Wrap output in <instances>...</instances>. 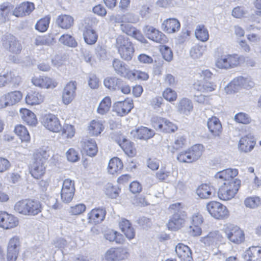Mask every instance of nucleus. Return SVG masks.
<instances>
[{"instance_id":"1","label":"nucleus","mask_w":261,"mask_h":261,"mask_svg":"<svg viewBox=\"0 0 261 261\" xmlns=\"http://www.w3.org/2000/svg\"><path fill=\"white\" fill-rule=\"evenodd\" d=\"M238 174L237 169L228 168L218 172L215 177L222 185L219 189L218 195L223 200L232 198L238 191L241 180L234 177Z\"/></svg>"},{"instance_id":"2","label":"nucleus","mask_w":261,"mask_h":261,"mask_svg":"<svg viewBox=\"0 0 261 261\" xmlns=\"http://www.w3.org/2000/svg\"><path fill=\"white\" fill-rule=\"evenodd\" d=\"M169 210L172 215L167 224L168 228L171 230H178L183 226L187 218L184 205L180 202L173 203L170 205Z\"/></svg>"},{"instance_id":"3","label":"nucleus","mask_w":261,"mask_h":261,"mask_svg":"<svg viewBox=\"0 0 261 261\" xmlns=\"http://www.w3.org/2000/svg\"><path fill=\"white\" fill-rule=\"evenodd\" d=\"M50 156L49 150L40 149L34 155V160L30 167V172L32 176L39 179L44 175L45 172L46 160Z\"/></svg>"},{"instance_id":"4","label":"nucleus","mask_w":261,"mask_h":261,"mask_svg":"<svg viewBox=\"0 0 261 261\" xmlns=\"http://www.w3.org/2000/svg\"><path fill=\"white\" fill-rule=\"evenodd\" d=\"M41 204L37 200L25 199L17 201L14 205L15 212L25 216H35L41 212Z\"/></svg>"},{"instance_id":"5","label":"nucleus","mask_w":261,"mask_h":261,"mask_svg":"<svg viewBox=\"0 0 261 261\" xmlns=\"http://www.w3.org/2000/svg\"><path fill=\"white\" fill-rule=\"evenodd\" d=\"M115 46L120 57L126 61L132 60L134 53V48L129 38L122 35L116 40Z\"/></svg>"},{"instance_id":"6","label":"nucleus","mask_w":261,"mask_h":261,"mask_svg":"<svg viewBox=\"0 0 261 261\" xmlns=\"http://www.w3.org/2000/svg\"><path fill=\"white\" fill-rule=\"evenodd\" d=\"M80 29L83 32L84 39L87 44L93 45L96 43L98 35L92 28L91 19L89 18L84 19L82 22Z\"/></svg>"},{"instance_id":"7","label":"nucleus","mask_w":261,"mask_h":261,"mask_svg":"<svg viewBox=\"0 0 261 261\" xmlns=\"http://www.w3.org/2000/svg\"><path fill=\"white\" fill-rule=\"evenodd\" d=\"M206 209L213 217L217 219H223L228 216L229 212L227 207L217 201H212L207 203Z\"/></svg>"},{"instance_id":"8","label":"nucleus","mask_w":261,"mask_h":261,"mask_svg":"<svg viewBox=\"0 0 261 261\" xmlns=\"http://www.w3.org/2000/svg\"><path fill=\"white\" fill-rule=\"evenodd\" d=\"M224 231L227 239L231 242L240 244L244 240V233L237 226L231 224H226Z\"/></svg>"},{"instance_id":"9","label":"nucleus","mask_w":261,"mask_h":261,"mask_svg":"<svg viewBox=\"0 0 261 261\" xmlns=\"http://www.w3.org/2000/svg\"><path fill=\"white\" fill-rule=\"evenodd\" d=\"M3 46L9 51L19 54L22 50V45L19 41L14 36L6 34L2 38Z\"/></svg>"},{"instance_id":"10","label":"nucleus","mask_w":261,"mask_h":261,"mask_svg":"<svg viewBox=\"0 0 261 261\" xmlns=\"http://www.w3.org/2000/svg\"><path fill=\"white\" fill-rule=\"evenodd\" d=\"M20 246V241L18 237H13L9 240L7 248V261H16Z\"/></svg>"},{"instance_id":"11","label":"nucleus","mask_w":261,"mask_h":261,"mask_svg":"<svg viewBox=\"0 0 261 261\" xmlns=\"http://www.w3.org/2000/svg\"><path fill=\"white\" fill-rule=\"evenodd\" d=\"M75 192L74 182L70 179L64 180L61 191V197L62 201L68 203L73 199Z\"/></svg>"},{"instance_id":"12","label":"nucleus","mask_w":261,"mask_h":261,"mask_svg":"<svg viewBox=\"0 0 261 261\" xmlns=\"http://www.w3.org/2000/svg\"><path fill=\"white\" fill-rule=\"evenodd\" d=\"M128 252L124 248H112L108 250L105 254L106 259L108 261H119L128 257Z\"/></svg>"},{"instance_id":"13","label":"nucleus","mask_w":261,"mask_h":261,"mask_svg":"<svg viewBox=\"0 0 261 261\" xmlns=\"http://www.w3.org/2000/svg\"><path fill=\"white\" fill-rule=\"evenodd\" d=\"M18 224V220L14 216L6 212H0V227L8 229L14 228Z\"/></svg>"},{"instance_id":"14","label":"nucleus","mask_w":261,"mask_h":261,"mask_svg":"<svg viewBox=\"0 0 261 261\" xmlns=\"http://www.w3.org/2000/svg\"><path fill=\"white\" fill-rule=\"evenodd\" d=\"M42 122L45 128L53 132H59L62 129L59 120L55 115H46Z\"/></svg>"},{"instance_id":"15","label":"nucleus","mask_w":261,"mask_h":261,"mask_svg":"<svg viewBox=\"0 0 261 261\" xmlns=\"http://www.w3.org/2000/svg\"><path fill=\"white\" fill-rule=\"evenodd\" d=\"M134 107L132 100H125L118 101L113 106V111L119 116H123L129 113Z\"/></svg>"},{"instance_id":"16","label":"nucleus","mask_w":261,"mask_h":261,"mask_svg":"<svg viewBox=\"0 0 261 261\" xmlns=\"http://www.w3.org/2000/svg\"><path fill=\"white\" fill-rule=\"evenodd\" d=\"M144 32L148 39L155 42L163 43L166 41L165 35L152 27L146 26Z\"/></svg>"},{"instance_id":"17","label":"nucleus","mask_w":261,"mask_h":261,"mask_svg":"<svg viewBox=\"0 0 261 261\" xmlns=\"http://www.w3.org/2000/svg\"><path fill=\"white\" fill-rule=\"evenodd\" d=\"M76 88L75 82H69L66 85L62 94V100L64 104H69L74 99L75 95Z\"/></svg>"},{"instance_id":"18","label":"nucleus","mask_w":261,"mask_h":261,"mask_svg":"<svg viewBox=\"0 0 261 261\" xmlns=\"http://www.w3.org/2000/svg\"><path fill=\"white\" fill-rule=\"evenodd\" d=\"M175 250L181 261H192V251L188 246L178 243L176 246Z\"/></svg>"},{"instance_id":"19","label":"nucleus","mask_w":261,"mask_h":261,"mask_svg":"<svg viewBox=\"0 0 261 261\" xmlns=\"http://www.w3.org/2000/svg\"><path fill=\"white\" fill-rule=\"evenodd\" d=\"M130 134L135 139L146 140L152 138L155 133L150 128L141 126L135 130H133Z\"/></svg>"},{"instance_id":"20","label":"nucleus","mask_w":261,"mask_h":261,"mask_svg":"<svg viewBox=\"0 0 261 261\" xmlns=\"http://www.w3.org/2000/svg\"><path fill=\"white\" fill-rule=\"evenodd\" d=\"M34 5L31 2H24L16 7L12 12V15L18 17L29 15L34 9Z\"/></svg>"},{"instance_id":"21","label":"nucleus","mask_w":261,"mask_h":261,"mask_svg":"<svg viewBox=\"0 0 261 261\" xmlns=\"http://www.w3.org/2000/svg\"><path fill=\"white\" fill-rule=\"evenodd\" d=\"M22 93L19 91H15L9 92L6 94L4 97L1 99L4 100V105L2 106V108H6L9 106H13L18 102L22 98Z\"/></svg>"},{"instance_id":"22","label":"nucleus","mask_w":261,"mask_h":261,"mask_svg":"<svg viewBox=\"0 0 261 261\" xmlns=\"http://www.w3.org/2000/svg\"><path fill=\"white\" fill-rule=\"evenodd\" d=\"M196 193L201 198H211L215 196L216 190L213 186L202 184L197 188Z\"/></svg>"},{"instance_id":"23","label":"nucleus","mask_w":261,"mask_h":261,"mask_svg":"<svg viewBox=\"0 0 261 261\" xmlns=\"http://www.w3.org/2000/svg\"><path fill=\"white\" fill-rule=\"evenodd\" d=\"M222 236L218 230L210 232L206 236L201 238V241L207 246L216 245L219 242H221Z\"/></svg>"},{"instance_id":"24","label":"nucleus","mask_w":261,"mask_h":261,"mask_svg":"<svg viewBox=\"0 0 261 261\" xmlns=\"http://www.w3.org/2000/svg\"><path fill=\"white\" fill-rule=\"evenodd\" d=\"M162 27L165 32L174 33L179 31L180 24L176 18H168L163 21Z\"/></svg>"},{"instance_id":"25","label":"nucleus","mask_w":261,"mask_h":261,"mask_svg":"<svg viewBox=\"0 0 261 261\" xmlns=\"http://www.w3.org/2000/svg\"><path fill=\"white\" fill-rule=\"evenodd\" d=\"M106 215V211L105 209L101 208L93 209L88 214L89 222L94 224L99 223L104 220Z\"/></svg>"},{"instance_id":"26","label":"nucleus","mask_w":261,"mask_h":261,"mask_svg":"<svg viewBox=\"0 0 261 261\" xmlns=\"http://www.w3.org/2000/svg\"><path fill=\"white\" fill-rule=\"evenodd\" d=\"M207 125L210 132L215 137L220 136L222 133V127L219 119L213 117L209 118L207 122Z\"/></svg>"},{"instance_id":"27","label":"nucleus","mask_w":261,"mask_h":261,"mask_svg":"<svg viewBox=\"0 0 261 261\" xmlns=\"http://www.w3.org/2000/svg\"><path fill=\"white\" fill-rule=\"evenodd\" d=\"M177 109L180 114L188 116L193 110V103L190 99L182 98L178 102Z\"/></svg>"},{"instance_id":"28","label":"nucleus","mask_w":261,"mask_h":261,"mask_svg":"<svg viewBox=\"0 0 261 261\" xmlns=\"http://www.w3.org/2000/svg\"><path fill=\"white\" fill-rule=\"evenodd\" d=\"M83 150L90 156H94L97 151V147L94 140L84 139L81 142Z\"/></svg>"},{"instance_id":"29","label":"nucleus","mask_w":261,"mask_h":261,"mask_svg":"<svg viewBox=\"0 0 261 261\" xmlns=\"http://www.w3.org/2000/svg\"><path fill=\"white\" fill-rule=\"evenodd\" d=\"M255 141L251 136L242 137L239 141V148L245 152L251 151L255 145Z\"/></svg>"},{"instance_id":"30","label":"nucleus","mask_w":261,"mask_h":261,"mask_svg":"<svg viewBox=\"0 0 261 261\" xmlns=\"http://www.w3.org/2000/svg\"><path fill=\"white\" fill-rule=\"evenodd\" d=\"M74 21L72 16L67 14H61L57 18L56 23L60 28L67 30L73 25Z\"/></svg>"},{"instance_id":"31","label":"nucleus","mask_w":261,"mask_h":261,"mask_svg":"<svg viewBox=\"0 0 261 261\" xmlns=\"http://www.w3.org/2000/svg\"><path fill=\"white\" fill-rule=\"evenodd\" d=\"M32 82L35 86L41 88H53L56 87L52 79L48 77H35L32 79Z\"/></svg>"},{"instance_id":"32","label":"nucleus","mask_w":261,"mask_h":261,"mask_svg":"<svg viewBox=\"0 0 261 261\" xmlns=\"http://www.w3.org/2000/svg\"><path fill=\"white\" fill-rule=\"evenodd\" d=\"M119 227L128 239L132 240L134 238L135 231L128 220L122 219L119 222Z\"/></svg>"},{"instance_id":"33","label":"nucleus","mask_w":261,"mask_h":261,"mask_svg":"<svg viewBox=\"0 0 261 261\" xmlns=\"http://www.w3.org/2000/svg\"><path fill=\"white\" fill-rule=\"evenodd\" d=\"M246 79L242 76L234 79L225 87V91L227 94L237 92L240 88L244 85Z\"/></svg>"},{"instance_id":"34","label":"nucleus","mask_w":261,"mask_h":261,"mask_svg":"<svg viewBox=\"0 0 261 261\" xmlns=\"http://www.w3.org/2000/svg\"><path fill=\"white\" fill-rule=\"evenodd\" d=\"M247 261H261V246H252L246 252Z\"/></svg>"},{"instance_id":"35","label":"nucleus","mask_w":261,"mask_h":261,"mask_svg":"<svg viewBox=\"0 0 261 261\" xmlns=\"http://www.w3.org/2000/svg\"><path fill=\"white\" fill-rule=\"evenodd\" d=\"M20 114L22 119L29 125H35L37 120L35 115L27 109H21Z\"/></svg>"},{"instance_id":"36","label":"nucleus","mask_w":261,"mask_h":261,"mask_svg":"<svg viewBox=\"0 0 261 261\" xmlns=\"http://www.w3.org/2000/svg\"><path fill=\"white\" fill-rule=\"evenodd\" d=\"M121 79L116 77L109 76L103 80L105 86L111 91L118 90L119 87L121 85Z\"/></svg>"},{"instance_id":"37","label":"nucleus","mask_w":261,"mask_h":261,"mask_svg":"<svg viewBox=\"0 0 261 261\" xmlns=\"http://www.w3.org/2000/svg\"><path fill=\"white\" fill-rule=\"evenodd\" d=\"M43 100V96L36 91L29 92L25 97L27 103L30 105H38Z\"/></svg>"},{"instance_id":"38","label":"nucleus","mask_w":261,"mask_h":261,"mask_svg":"<svg viewBox=\"0 0 261 261\" xmlns=\"http://www.w3.org/2000/svg\"><path fill=\"white\" fill-rule=\"evenodd\" d=\"M123 168V164L118 158L111 159L109 163L108 170L109 173L114 174L120 171Z\"/></svg>"},{"instance_id":"39","label":"nucleus","mask_w":261,"mask_h":261,"mask_svg":"<svg viewBox=\"0 0 261 261\" xmlns=\"http://www.w3.org/2000/svg\"><path fill=\"white\" fill-rule=\"evenodd\" d=\"M203 146L201 144H196L189 149L188 152L190 155L192 162L197 160L202 155Z\"/></svg>"},{"instance_id":"40","label":"nucleus","mask_w":261,"mask_h":261,"mask_svg":"<svg viewBox=\"0 0 261 261\" xmlns=\"http://www.w3.org/2000/svg\"><path fill=\"white\" fill-rule=\"evenodd\" d=\"M246 207L254 209L261 206V198L258 196H250L247 197L244 200Z\"/></svg>"},{"instance_id":"41","label":"nucleus","mask_w":261,"mask_h":261,"mask_svg":"<svg viewBox=\"0 0 261 261\" xmlns=\"http://www.w3.org/2000/svg\"><path fill=\"white\" fill-rule=\"evenodd\" d=\"M195 34L196 38L202 42L206 41L209 38L208 30L204 25L197 26Z\"/></svg>"},{"instance_id":"42","label":"nucleus","mask_w":261,"mask_h":261,"mask_svg":"<svg viewBox=\"0 0 261 261\" xmlns=\"http://www.w3.org/2000/svg\"><path fill=\"white\" fill-rule=\"evenodd\" d=\"M102 123L99 121L93 120L89 126V134L93 136L99 135L103 129Z\"/></svg>"},{"instance_id":"43","label":"nucleus","mask_w":261,"mask_h":261,"mask_svg":"<svg viewBox=\"0 0 261 261\" xmlns=\"http://www.w3.org/2000/svg\"><path fill=\"white\" fill-rule=\"evenodd\" d=\"M111 106V98L108 96L105 97L100 102L97 108V111L98 113L101 115H104L109 111Z\"/></svg>"},{"instance_id":"44","label":"nucleus","mask_w":261,"mask_h":261,"mask_svg":"<svg viewBox=\"0 0 261 261\" xmlns=\"http://www.w3.org/2000/svg\"><path fill=\"white\" fill-rule=\"evenodd\" d=\"M14 132L19 137L22 141L28 142L30 140L29 133L24 126L19 125L15 126Z\"/></svg>"},{"instance_id":"45","label":"nucleus","mask_w":261,"mask_h":261,"mask_svg":"<svg viewBox=\"0 0 261 261\" xmlns=\"http://www.w3.org/2000/svg\"><path fill=\"white\" fill-rule=\"evenodd\" d=\"M112 65L115 72L117 74L121 76V75L126 73L127 66L121 60L117 59H114Z\"/></svg>"},{"instance_id":"46","label":"nucleus","mask_w":261,"mask_h":261,"mask_svg":"<svg viewBox=\"0 0 261 261\" xmlns=\"http://www.w3.org/2000/svg\"><path fill=\"white\" fill-rule=\"evenodd\" d=\"M54 41V38L50 36H39L35 37L33 42L36 46H41L49 45Z\"/></svg>"},{"instance_id":"47","label":"nucleus","mask_w":261,"mask_h":261,"mask_svg":"<svg viewBox=\"0 0 261 261\" xmlns=\"http://www.w3.org/2000/svg\"><path fill=\"white\" fill-rule=\"evenodd\" d=\"M105 238L110 242L115 241L116 243H122L123 240V236L119 232L111 230L107 232L105 235Z\"/></svg>"},{"instance_id":"48","label":"nucleus","mask_w":261,"mask_h":261,"mask_svg":"<svg viewBox=\"0 0 261 261\" xmlns=\"http://www.w3.org/2000/svg\"><path fill=\"white\" fill-rule=\"evenodd\" d=\"M205 46L202 45H195L191 48L190 51L191 57L193 59H198L200 58L202 56L205 49Z\"/></svg>"},{"instance_id":"49","label":"nucleus","mask_w":261,"mask_h":261,"mask_svg":"<svg viewBox=\"0 0 261 261\" xmlns=\"http://www.w3.org/2000/svg\"><path fill=\"white\" fill-rule=\"evenodd\" d=\"M59 41L64 45L71 47H75L77 46V42L74 38L68 34H63L59 38Z\"/></svg>"},{"instance_id":"50","label":"nucleus","mask_w":261,"mask_h":261,"mask_svg":"<svg viewBox=\"0 0 261 261\" xmlns=\"http://www.w3.org/2000/svg\"><path fill=\"white\" fill-rule=\"evenodd\" d=\"M49 22L50 17H49L41 18L36 23L35 29L40 32H44L47 30Z\"/></svg>"},{"instance_id":"51","label":"nucleus","mask_w":261,"mask_h":261,"mask_svg":"<svg viewBox=\"0 0 261 261\" xmlns=\"http://www.w3.org/2000/svg\"><path fill=\"white\" fill-rule=\"evenodd\" d=\"M197 85H195V88L198 91L202 92H210L215 90L217 86L212 82L205 81L202 85H199V87L196 88Z\"/></svg>"},{"instance_id":"52","label":"nucleus","mask_w":261,"mask_h":261,"mask_svg":"<svg viewBox=\"0 0 261 261\" xmlns=\"http://www.w3.org/2000/svg\"><path fill=\"white\" fill-rule=\"evenodd\" d=\"M13 6L9 3H3L0 6L1 15L6 19L10 14H12Z\"/></svg>"},{"instance_id":"53","label":"nucleus","mask_w":261,"mask_h":261,"mask_svg":"<svg viewBox=\"0 0 261 261\" xmlns=\"http://www.w3.org/2000/svg\"><path fill=\"white\" fill-rule=\"evenodd\" d=\"M163 96L167 101L172 102L176 100L177 95L174 90L170 88H167L163 93Z\"/></svg>"},{"instance_id":"54","label":"nucleus","mask_w":261,"mask_h":261,"mask_svg":"<svg viewBox=\"0 0 261 261\" xmlns=\"http://www.w3.org/2000/svg\"><path fill=\"white\" fill-rule=\"evenodd\" d=\"M234 120L238 123L245 124H249L251 121V119L249 116L243 112L237 114L234 116Z\"/></svg>"},{"instance_id":"55","label":"nucleus","mask_w":261,"mask_h":261,"mask_svg":"<svg viewBox=\"0 0 261 261\" xmlns=\"http://www.w3.org/2000/svg\"><path fill=\"white\" fill-rule=\"evenodd\" d=\"M177 129V127L175 124L169 121L168 120L165 119L161 132L166 133H172L176 130Z\"/></svg>"},{"instance_id":"56","label":"nucleus","mask_w":261,"mask_h":261,"mask_svg":"<svg viewBox=\"0 0 261 261\" xmlns=\"http://www.w3.org/2000/svg\"><path fill=\"white\" fill-rule=\"evenodd\" d=\"M228 55L221 56L216 61V66L219 68L228 69L229 68Z\"/></svg>"},{"instance_id":"57","label":"nucleus","mask_w":261,"mask_h":261,"mask_svg":"<svg viewBox=\"0 0 261 261\" xmlns=\"http://www.w3.org/2000/svg\"><path fill=\"white\" fill-rule=\"evenodd\" d=\"M165 118L159 117H153L151 119V123L152 127L156 130L162 132L163 124Z\"/></svg>"},{"instance_id":"58","label":"nucleus","mask_w":261,"mask_h":261,"mask_svg":"<svg viewBox=\"0 0 261 261\" xmlns=\"http://www.w3.org/2000/svg\"><path fill=\"white\" fill-rule=\"evenodd\" d=\"M20 173L21 172L15 171L8 173L7 176L9 181L14 184L20 182L22 179Z\"/></svg>"},{"instance_id":"59","label":"nucleus","mask_w":261,"mask_h":261,"mask_svg":"<svg viewBox=\"0 0 261 261\" xmlns=\"http://www.w3.org/2000/svg\"><path fill=\"white\" fill-rule=\"evenodd\" d=\"M7 83H12L14 85H18L21 82V78L19 76L17 75L16 73L14 72H7Z\"/></svg>"},{"instance_id":"60","label":"nucleus","mask_w":261,"mask_h":261,"mask_svg":"<svg viewBox=\"0 0 261 261\" xmlns=\"http://www.w3.org/2000/svg\"><path fill=\"white\" fill-rule=\"evenodd\" d=\"M186 142V138L182 136L176 137L175 141L172 145V148L174 150H178L184 147Z\"/></svg>"},{"instance_id":"61","label":"nucleus","mask_w":261,"mask_h":261,"mask_svg":"<svg viewBox=\"0 0 261 261\" xmlns=\"http://www.w3.org/2000/svg\"><path fill=\"white\" fill-rule=\"evenodd\" d=\"M177 160L181 163H192L188 150L179 153L177 156Z\"/></svg>"},{"instance_id":"62","label":"nucleus","mask_w":261,"mask_h":261,"mask_svg":"<svg viewBox=\"0 0 261 261\" xmlns=\"http://www.w3.org/2000/svg\"><path fill=\"white\" fill-rule=\"evenodd\" d=\"M120 29L124 33L129 36L134 34L136 32V28L129 23H122L120 24Z\"/></svg>"},{"instance_id":"63","label":"nucleus","mask_w":261,"mask_h":261,"mask_svg":"<svg viewBox=\"0 0 261 261\" xmlns=\"http://www.w3.org/2000/svg\"><path fill=\"white\" fill-rule=\"evenodd\" d=\"M161 51L163 58L167 61H170L172 60L173 54L171 49L167 46H163Z\"/></svg>"},{"instance_id":"64","label":"nucleus","mask_w":261,"mask_h":261,"mask_svg":"<svg viewBox=\"0 0 261 261\" xmlns=\"http://www.w3.org/2000/svg\"><path fill=\"white\" fill-rule=\"evenodd\" d=\"M74 128L71 125L66 124L63 126L62 134L68 138H71L74 135Z\"/></svg>"}]
</instances>
